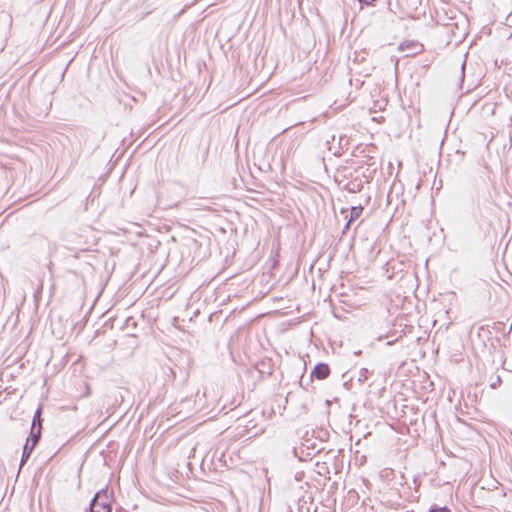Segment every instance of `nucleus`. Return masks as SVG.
<instances>
[{
    "label": "nucleus",
    "instance_id": "f257e3e1",
    "mask_svg": "<svg viewBox=\"0 0 512 512\" xmlns=\"http://www.w3.org/2000/svg\"><path fill=\"white\" fill-rule=\"evenodd\" d=\"M111 496L107 490L98 491L90 502L89 512H111Z\"/></svg>",
    "mask_w": 512,
    "mask_h": 512
},
{
    "label": "nucleus",
    "instance_id": "f03ea898",
    "mask_svg": "<svg viewBox=\"0 0 512 512\" xmlns=\"http://www.w3.org/2000/svg\"><path fill=\"white\" fill-rule=\"evenodd\" d=\"M398 50L405 52V56H414L422 52L423 45L415 40H406L400 43Z\"/></svg>",
    "mask_w": 512,
    "mask_h": 512
},
{
    "label": "nucleus",
    "instance_id": "7ed1b4c3",
    "mask_svg": "<svg viewBox=\"0 0 512 512\" xmlns=\"http://www.w3.org/2000/svg\"><path fill=\"white\" fill-rule=\"evenodd\" d=\"M330 374V368L326 363H318L311 372V377L318 380L326 379Z\"/></svg>",
    "mask_w": 512,
    "mask_h": 512
},
{
    "label": "nucleus",
    "instance_id": "20e7f679",
    "mask_svg": "<svg viewBox=\"0 0 512 512\" xmlns=\"http://www.w3.org/2000/svg\"><path fill=\"white\" fill-rule=\"evenodd\" d=\"M41 431V424H39V427L37 429H35V427H31L30 436L27 438L26 443H29L30 445H33L35 447L40 440Z\"/></svg>",
    "mask_w": 512,
    "mask_h": 512
},
{
    "label": "nucleus",
    "instance_id": "39448f33",
    "mask_svg": "<svg viewBox=\"0 0 512 512\" xmlns=\"http://www.w3.org/2000/svg\"><path fill=\"white\" fill-rule=\"evenodd\" d=\"M362 188H363V182L361 179L351 180L344 187V189L346 191H348L349 193H358L362 190Z\"/></svg>",
    "mask_w": 512,
    "mask_h": 512
},
{
    "label": "nucleus",
    "instance_id": "423d86ee",
    "mask_svg": "<svg viewBox=\"0 0 512 512\" xmlns=\"http://www.w3.org/2000/svg\"><path fill=\"white\" fill-rule=\"evenodd\" d=\"M34 448L35 447L33 445H30L29 443H25V445L23 447V451H22L20 467H22L28 461Z\"/></svg>",
    "mask_w": 512,
    "mask_h": 512
},
{
    "label": "nucleus",
    "instance_id": "0eeeda50",
    "mask_svg": "<svg viewBox=\"0 0 512 512\" xmlns=\"http://www.w3.org/2000/svg\"><path fill=\"white\" fill-rule=\"evenodd\" d=\"M363 212V207L361 205L353 206L350 210L349 222H353L357 220Z\"/></svg>",
    "mask_w": 512,
    "mask_h": 512
},
{
    "label": "nucleus",
    "instance_id": "6e6552de",
    "mask_svg": "<svg viewBox=\"0 0 512 512\" xmlns=\"http://www.w3.org/2000/svg\"><path fill=\"white\" fill-rule=\"evenodd\" d=\"M39 424L42 425L41 408H38L37 411L35 412L31 427H35V429H37L39 427Z\"/></svg>",
    "mask_w": 512,
    "mask_h": 512
},
{
    "label": "nucleus",
    "instance_id": "1a4fd4ad",
    "mask_svg": "<svg viewBox=\"0 0 512 512\" xmlns=\"http://www.w3.org/2000/svg\"><path fill=\"white\" fill-rule=\"evenodd\" d=\"M428 512H452V511L447 506H438V505L434 504L429 508Z\"/></svg>",
    "mask_w": 512,
    "mask_h": 512
},
{
    "label": "nucleus",
    "instance_id": "9d476101",
    "mask_svg": "<svg viewBox=\"0 0 512 512\" xmlns=\"http://www.w3.org/2000/svg\"><path fill=\"white\" fill-rule=\"evenodd\" d=\"M369 375H370V371L367 368L360 369L359 377H358L359 382L366 381L368 379Z\"/></svg>",
    "mask_w": 512,
    "mask_h": 512
},
{
    "label": "nucleus",
    "instance_id": "9b49d317",
    "mask_svg": "<svg viewBox=\"0 0 512 512\" xmlns=\"http://www.w3.org/2000/svg\"><path fill=\"white\" fill-rule=\"evenodd\" d=\"M362 4L373 5L376 0H358Z\"/></svg>",
    "mask_w": 512,
    "mask_h": 512
},
{
    "label": "nucleus",
    "instance_id": "f8f14e48",
    "mask_svg": "<svg viewBox=\"0 0 512 512\" xmlns=\"http://www.w3.org/2000/svg\"><path fill=\"white\" fill-rule=\"evenodd\" d=\"M351 223L352 222H349V220L347 221V223L345 224V226L343 228V233H345L347 230H349Z\"/></svg>",
    "mask_w": 512,
    "mask_h": 512
},
{
    "label": "nucleus",
    "instance_id": "ddd939ff",
    "mask_svg": "<svg viewBox=\"0 0 512 512\" xmlns=\"http://www.w3.org/2000/svg\"><path fill=\"white\" fill-rule=\"evenodd\" d=\"M117 394H119L120 402H122L124 397H123L121 391H117Z\"/></svg>",
    "mask_w": 512,
    "mask_h": 512
},
{
    "label": "nucleus",
    "instance_id": "4468645a",
    "mask_svg": "<svg viewBox=\"0 0 512 512\" xmlns=\"http://www.w3.org/2000/svg\"><path fill=\"white\" fill-rule=\"evenodd\" d=\"M500 377H497V381H494V384L500 383Z\"/></svg>",
    "mask_w": 512,
    "mask_h": 512
},
{
    "label": "nucleus",
    "instance_id": "2eb2a0df",
    "mask_svg": "<svg viewBox=\"0 0 512 512\" xmlns=\"http://www.w3.org/2000/svg\"><path fill=\"white\" fill-rule=\"evenodd\" d=\"M500 377H497V381H494V384L500 383Z\"/></svg>",
    "mask_w": 512,
    "mask_h": 512
},
{
    "label": "nucleus",
    "instance_id": "dca6fc26",
    "mask_svg": "<svg viewBox=\"0 0 512 512\" xmlns=\"http://www.w3.org/2000/svg\"><path fill=\"white\" fill-rule=\"evenodd\" d=\"M115 402H119V401H118V396H117V395H115Z\"/></svg>",
    "mask_w": 512,
    "mask_h": 512
}]
</instances>
